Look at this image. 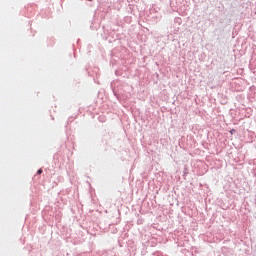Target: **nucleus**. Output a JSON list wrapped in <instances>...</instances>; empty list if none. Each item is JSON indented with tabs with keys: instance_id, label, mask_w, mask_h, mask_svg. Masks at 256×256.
I'll return each instance as SVG.
<instances>
[{
	"instance_id": "f257e3e1",
	"label": "nucleus",
	"mask_w": 256,
	"mask_h": 256,
	"mask_svg": "<svg viewBox=\"0 0 256 256\" xmlns=\"http://www.w3.org/2000/svg\"><path fill=\"white\" fill-rule=\"evenodd\" d=\"M41 173H43V169H39V170L37 171V175H41Z\"/></svg>"
},
{
	"instance_id": "f03ea898",
	"label": "nucleus",
	"mask_w": 256,
	"mask_h": 256,
	"mask_svg": "<svg viewBox=\"0 0 256 256\" xmlns=\"http://www.w3.org/2000/svg\"><path fill=\"white\" fill-rule=\"evenodd\" d=\"M235 132H236L235 129H231L230 130V135H234Z\"/></svg>"
},
{
	"instance_id": "7ed1b4c3",
	"label": "nucleus",
	"mask_w": 256,
	"mask_h": 256,
	"mask_svg": "<svg viewBox=\"0 0 256 256\" xmlns=\"http://www.w3.org/2000/svg\"><path fill=\"white\" fill-rule=\"evenodd\" d=\"M88 1H93V0H88Z\"/></svg>"
}]
</instances>
